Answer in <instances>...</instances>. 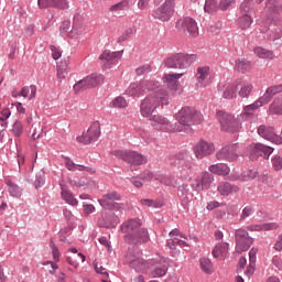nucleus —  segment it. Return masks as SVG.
<instances>
[{
	"label": "nucleus",
	"instance_id": "obj_1",
	"mask_svg": "<svg viewBox=\"0 0 282 282\" xmlns=\"http://www.w3.org/2000/svg\"><path fill=\"white\" fill-rule=\"evenodd\" d=\"M171 98L166 90L155 91L141 100L140 115L142 118H150L161 106H169Z\"/></svg>",
	"mask_w": 282,
	"mask_h": 282
},
{
	"label": "nucleus",
	"instance_id": "obj_2",
	"mask_svg": "<svg viewBox=\"0 0 282 282\" xmlns=\"http://www.w3.org/2000/svg\"><path fill=\"white\" fill-rule=\"evenodd\" d=\"M174 119L178 123H174V128H178V132L191 133L193 126L203 121V115L193 107H183L175 115Z\"/></svg>",
	"mask_w": 282,
	"mask_h": 282
},
{
	"label": "nucleus",
	"instance_id": "obj_3",
	"mask_svg": "<svg viewBox=\"0 0 282 282\" xmlns=\"http://www.w3.org/2000/svg\"><path fill=\"white\" fill-rule=\"evenodd\" d=\"M159 87L160 83L155 79H141L131 83L124 90V95L131 98H141Z\"/></svg>",
	"mask_w": 282,
	"mask_h": 282
},
{
	"label": "nucleus",
	"instance_id": "obj_4",
	"mask_svg": "<svg viewBox=\"0 0 282 282\" xmlns=\"http://www.w3.org/2000/svg\"><path fill=\"white\" fill-rule=\"evenodd\" d=\"M281 93L282 84L267 88V93H264L262 97H260L256 102L245 107L243 112L240 115V118L243 119L245 117H252L258 109L268 105L274 96Z\"/></svg>",
	"mask_w": 282,
	"mask_h": 282
},
{
	"label": "nucleus",
	"instance_id": "obj_5",
	"mask_svg": "<svg viewBox=\"0 0 282 282\" xmlns=\"http://www.w3.org/2000/svg\"><path fill=\"white\" fill-rule=\"evenodd\" d=\"M126 263L138 273H147L154 265L153 261L144 260L142 253L137 249H128Z\"/></svg>",
	"mask_w": 282,
	"mask_h": 282
},
{
	"label": "nucleus",
	"instance_id": "obj_6",
	"mask_svg": "<svg viewBox=\"0 0 282 282\" xmlns=\"http://www.w3.org/2000/svg\"><path fill=\"white\" fill-rule=\"evenodd\" d=\"M195 61V55L186 53H175L164 59L163 64L167 68L186 69Z\"/></svg>",
	"mask_w": 282,
	"mask_h": 282
},
{
	"label": "nucleus",
	"instance_id": "obj_7",
	"mask_svg": "<svg viewBox=\"0 0 282 282\" xmlns=\"http://www.w3.org/2000/svg\"><path fill=\"white\" fill-rule=\"evenodd\" d=\"M217 118L220 122L221 131L228 132V133H237L240 131L241 129L240 119H242L240 116L235 117L231 113L218 111Z\"/></svg>",
	"mask_w": 282,
	"mask_h": 282
},
{
	"label": "nucleus",
	"instance_id": "obj_8",
	"mask_svg": "<svg viewBox=\"0 0 282 282\" xmlns=\"http://www.w3.org/2000/svg\"><path fill=\"white\" fill-rule=\"evenodd\" d=\"M242 154H246V151H241L239 143H234L221 148L216 153V159L218 161L236 162L239 155L243 156Z\"/></svg>",
	"mask_w": 282,
	"mask_h": 282
},
{
	"label": "nucleus",
	"instance_id": "obj_9",
	"mask_svg": "<svg viewBox=\"0 0 282 282\" xmlns=\"http://www.w3.org/2000/svg\"><path fill=\"white\" fill-rule=\"evenodd\" d=\"M274 152V148L265 145L263 143H252L247 148V151L242 155L250 156L252 161L258 160L259 156L269 159Z\"/></svg>",
	"mask_w": 282,
	"mask_h": 282
},
{
	"label": "nucleus",
	"instance_id": "obj_10",
	"mask_svg": "<svg viewBox=\"0 0 282 282\" xmlns=\"http://www.w3.org/2000/svg\"><path fill=\"white\" fill-rule=\"evenodd\" d=\"M176 1L165 0L155 11H153V18L161 22H169L175 13Z\"/></svg>",
	"mask_w": 282,
	"mask_h": 282
},
{
	"label": "nucleus",
	"instance_id": "obj_11",
	"mask_svg": "<svg viewBox=\"0 0 282 282\" xmlns=\"http://www.w3.org/2000/svg\"><path fill=\"white\" fill-rule=\"evenodd\" d=\"M149 121L151 122L152 127L160 128L167 133H176V131H181L180 127H174L172 122L162 115H152L148 117Z\"/></svg>",
	"mask_w": 282,
	"mask_h": 282
},
{
	"label": "nucleus",
	"instance_id": "obj_12",
	"mask_svg": "<svg viewBox=\"0 0 282 282\" xmlns=\"http://www.w3.org/2000/svg\"><path fill=\"white\" fill-rule=\"evenodd\" d=\"M176 29L180 32L189 35L191 37H196L198 35L197 23L191 17H185V18L180 19L176 22Z\"/></svg>",
	"mask_w": 282,
	"mask_h": 282
},
{
	"label": "nucleus",
	"instance_id": "obj_13",
	"mask_svg": "<svg viewBox=\"0 0 282 282\" xmlns=\"http://www.w3.org/2000/svg\"><path fill=\"white\" fill-rule=\"evenodd\" d=\"M101 130H100V122L95 121L88 129V131L84 132L83 135L77 137V141L83 144H90L93 142L98 141L100 138Z\"/></svg>",
	"mask_w": 282,
	"mask_h": 282
},
{
	"label": "nucleus",
	"instance_id": "obj_14",
	"mask_svg": "<svg viewBox=\"0 0 282 282\" xmlns=\"http://www.w3.org/2000/svg\"><path fill=\"white\" fill-rule=\"evenodd\" d=\"M193 152L197 160H203L214 154L215 145L213 142L200 140L194 145Z\"/></svg>",
	"mask_w": 282,
	"mask_h": 282
},
{
	"label": "nucleus",
	"instance_id": "obj_15",
	"mask_svg": "<svg viewBox=\"0 0 282 282\" xmlns=\"http://www.w3.org/2000/svg\"><path fill=\"white\" fill-rule=\"evenodd\" d=\"M236 252H238V254H241L242 252H247V250H249V248L252 246L253 238H251L246 230L238 229L236 231Z\"/></svg>",
	"mask_w": 282,
	"mask_h": 282
},
{
	"label": "nucleus",
	"instance_id": "obj_16",
	"mask_svg": "<svg viewBox=\"0 0 282 282\" xmlns=\"http://www.w3.org/2000/svg\"><path fill=\"white\" fill-rule=\"evenodd\" d=\"M101 80H104L101 75L93 74L74 85L75 93H82L84 89H88L89 87H96L97 85H100Z\"/></svg>",
	"mask_w": 282,
	"mask_h": 282
},
{
	"label": "nucleus",
	"instance_id": "obj_17",
	"mask_svg": "<svg viewBox=\"0 0 282 282\" xmlns=\"http://www.w3.org/2000/svg\"><path fill=\"white\" fill-rule=\"evenodd\" d=\"M121 199V196L117 192H110L99 199V204L105 209L118 210L121 208V204L117 203Z\"/></svg>",
	"mask_w": 282,
	"mask_h": 282
},
{
	"label": "nucleus",
	"instance_id": "obj_18",
	"mask_svg": "<svg viewBox=\"0 0 282 282\" xmlns=\"http://www.w3.org/2000/svg\"><path fill=\"white\" fill-rule=\"evenodd\" d=\"M258 133L262 139L273 144H282V137L275 133L273 127L262 124L258 128Z\"/></svg>",
	"mask_w": 282,
	"mask_h": 282
},
{
	"label": "nucleus",
	"instance_id": "obj_19",
	"mask_svg": "<svg viewBox=\"0 0 282 282\" xmlns=\"http://www.w3.org/2000/svg\"><path fill=\"white\" fill-rule=\"evenodd\" d=\"M124 241L132 243L133 246H140L150 241V235L147 229H139L134 234H129L124 236Z\"/></svg>",
	"mask_w": 282,
	"mask_h": 282
},
{
	"label": "nucleus",
	"instance_id": "obj_20",
	"mask_svg": "<svg viewBox=\"0 0 282 282\" xmlns=\"http://www.w3.org/2000/svg\"><path fill=\"white\" fill-rule=\"evenodd\" d=\"M196 87L198 89H203L204 87H208L210 85V69L208 66H200L197 68L196 75Z\"/></svg>",
	"mask_w": 282,
	"mask_h": 282
},
{
	"label": "nucleus",
	"instance_id": "obj_21",
	"mask_svg": "<svg viewBox=\"0 0 282 282\" xmlns=\"http://www.w3.org/2000/svg\"><path fill=\"white\" fill-rule=\"evenodd\" d=\"M213 182H214L213 174H209V172H203L202 176L197 177L193 182L192 188H193V191H196V192L206 191L210 187Z\"/></svg>",
	"mask_w": 282,
	"mask_h": 282
},
{
	"label": "nucleus",
	"instance_id": "obj_22",
	"mask_svg": "<svg viewBox=\"0 0 282 282\" xmlns=\"http://www.w3.org/2000/svg\"><path fill=\"white\" fill-rule=\"evenodd\" d=\"M264 14L269 18L282 19V0H267V4H264Z\"/></svg>",
	"mask_w": 282,
	"mask_h": 282
},
{
	"label": "nucleus",
	"instance_id": "obj_23",
	"mask_svg": "<svg viewBox=\"0 0 282 282\" xmlns=\"http://www.w3.org/2000/svg\"><path fill=\"white\" fill-rule=\"evenodd\" d=\"M170 237L171 239L167 240V248H170V250H176L177 246H188V243L185 240H182V238L184 239H188L186 237V235H182V232H180L177 229H173L172 231H170Z\"/></svg>",
	"mask_w": 282,
	"mask_h": 282
},
{
	"label": "nucleus",
	"instance_id": "obj_24",
	"mask_svg": "<svg viewBox=\"0 0 282 282\" xmlns=\"http://www.w3.org/2000/svg\"><path fill=\"white\" fill-rule=\"evenodd\" d=\"M236 89L240 98L248 99L252 93L253 85L247 79H238L236 80Z\"/></svg>",
	"mask_w": 282,
	"mask_h": 282
},
{
	"label": "nucleus",
	"instance_id": "obj_25",
	"mask_svg": "<svg viewBox=\"0 0 282 282\" xmlns=\"http://www.w3.org/2000/svg\"><path fill=\"white\" fill-rule=\"evenodd\" d=\"M97 224L99 227L115 228L119 224V217L115 213H101V218Z\"/></svg>",
	"mask_w": 282,
	"mask_h": 282
},
{
	"label": "nucleus",
	"instance_id": "obj_26",
	"mask_svg": "<svg viewBox=\"0 0 282 282\" xmlns=\"http://www.w3.org/2000/svg\"><path fill=\"white\" fill-rule=\"evenodd\" d=\"M182 76H184V73H180V74H167L164 75L162 80L163 83H165L169 87V89H171V91H173L174 94H176L177 91H180V78H182Z\"/></svg>",
	"mask_w": 282,
	"mask_h": 282
},
{
	"label": "nucleus",
	"instance_id": "obj_27",
	"mask_svg": "<svg viewBox=\"0 0 282 282\" xmlns=\"http://www.w3.org/2000/svg\"><path fill=\"white\" fill-rule=\"evenodd\" d=\"M127 162L131 165V167H133V166L142 165L147 161H145V158L141 153H139L137 151H128Z\"/></svg>",
	"mask_w": 282,
	"mask_h": 282
},
{
	"label": "nucleus",
	"instance_id": "obj_28",
	"mask_svg": "<svg viewBox=\"0 0 282 282\" xmlns=\"http://www.w3.org/2000/svg\"><path fill=\"white\" fill-rule=\"evenodd\" d=\"M141 226V221L138 219H130L129 221H126L121 225L120 229L122 232L129 235L134 234L139 230Z\"/></svg>",
	"mask_w": 282,
	"mask_h": 282
},
{
	"label": "nucleus",
	"instance_id": "obj_29",
	"mask_svg": "<svg viewBox=\"0 0 282 282\" xmlns=\"http://www.w3.org/2000/svg\"><path fill=\"white\" fill-rule=\"evenodd\" d=\"M217 189L221 196H229L230 194H236L240 191L238 186L227 182L220 183Z\"/></svg>",
	"mask_w": 282,
	"mask_h": 282
},
{
	"label": "nucleus",
	"instance_id": "obj_30",
	"mask_svg": "<svg viewBox=\"0 0 282 282\" xmlns=\"http://www.w3.org/2000/svg\"><path fill=\"white\" fill-rule=\"evenodd\" d=\"M208 171L219 176H226L230 173V167L226 163H216L215 165H209Z\"/></svg>",
	"mask_w": 282,
	"mask_h": 282
},
{
	"label": "nucleus",
	"instance_id": "obj_31",
	"mask_svg": "<svg viewBox=\"0 0 282 282\" xmlns=\"http://www.w3.org/2000/svg\"><path fill=\"white\" fill-rule=\"evenodd\" d=\"M229 246L226 242H220L215 246L212 251V254L215 259H221V257H226L228 254Z\"/></svg>",
	"mask_w": 282,
	"mask_h": 282
},
{
	"label": "nucleus",
	"instance_id": "obj_32",
	"mask_svg": "<svg viewBox=\"0 0 282 282\" xmlns=\"http://www.w3.org/2000/svg\"><path fill=\"white\" fill-rule=\"evenodd\" d=\"M119 53L117 52H110V51H104L101 55H99V61H101V64L104 65H110L113 64L118 57Z\"/></svg>",
	"mask_w": 282,
	"mask_h": 282
},
{
	"label": "nucleus",
	"instance_id": "obj_33",
	"mask_svg": "<svg viewBox=\"0 0 282 282\" xmlns=\"http://www.w3.org/2000/svg\"><path fill=\"white\" fill-rule=\"evenodd\" d=\"M269 115L282 116V97H275V99H273V102L269 105Z\"/></svg>",
	"mask_w": 282,
	"mask_h": 282
},
{
	"label": "nucleus",
	"instance_id": "obj_34",
	"mask_svg": "<svg viewBox=\"0 0 282 282\" xmlns=\"http://www.w3.org/2000/svg\"><path fill=\"white\" fill-rule=\"evenodd\" d=\"M199 268L202 272L205 273L206 275H212L215 272L214 264L208 258L199 259Z\"/></svg>",
	"mask_w": 282,
	"mask_h": 282
},
{
	"label": "nucleus",
	"instance_id": "obj_35",
	"mask_svg": "<svg viewBox=\"0 0 282 282\" xmlns=\"http://www.w3.org/2000/svg\"><path fill=\"white\" fill-rule=\"evenodd\" d=\"M178 173L181 177L188 178V176L193 174V163H191V161H183L181 165H178Z\"/></svg>",
	"mask_w": 282,
	"mask_h": 282
},
{
	"label": "nucleus",
	"instance_id": "obj_36",
	"mask_svg": "<svg viewBox=\"0 0 282 282\" xmlns=\"http://www.w3.org/2000/svg\"><path fill=\"white\" fill-rule=\"evenodd\" d=\"M240 10L242 14H249L251 17L257 10V4L252 0H243Z\"/></svg>",
	"mask_w": 282,
	"mask_h": 282
},
{
	"label": "nucleus",
	"instance_id": "obj_37",
	"mask_svg": "<svg viewBox=\"0 0 282 282\" xmlns=\"http://www.w3.org/2000/svg\"><path fill=\"white\" fill-rule=\"evenodd\" d=\"M65 166L69 171H86V172H91L93 167H87L86 165H76L74 161H70L69 158L65 159Z\"/></svg>",
	"mask_w": 282,
	"mask_h": 282
},
{
	"label": "nucleus",
	"instance_id": "obj_38",
	"mask_svg": "<svg viewBox=\"0 0 282 282\" xmlns=\"http://www.w3.org/2000/svg\"><path fill=\"white\" fill-rule=\"evenodd\" d=\"M276 224H259V225H251L248 226L247 229L250 231H262V230H273L276 229Z\"/></svg>",
	"mask_w": 282,
	"mask_h": 282
},
{
	"label": "nucleus",
	"instance_id": "obj_39",
	"mask_svg": "<svg viewBox=\"0 0 282 282\" xmlns=\"http://www.w3.org/2000/svg\"><path fill=\"white\" fill-rule=\"evenodd\" d=\"M236 68L241 73L250 72L252 68L251 62L246 58H239L236 61Z\"/></svg>",
	"mask_w": 282,
	"mask_h": 282
},
{
	"label": "nucleus",
	"instance_id": "obj_40",
	"mask_svg": "<svg viewBox=\"0 0 282 282\" xmlns=\"http://www.w3.org/2000/svg\"><path fill=\"white\" fill-rule=\"evenodd\" d=\"M8 192L12 197L19 198L23 195V189L19 185L8 181L7 182Z\"/></svg>",
	"mask_w": 282,
	"mask_h": 282
},
{
	"label": "nucleus",
	"instance_id": "obj_41",
	"mask_svg": "<svg viewBox=\"0 0 282 282\" xmlns=\"http://www.w3.org/2000/svg\"><path fill=\"white\" fill-rule=\"evenodd\" d=\"M62 198L69 205L76 206L78 204V200L73 196V194L66 189L64 186H62Z\"/></svg>",
	"mask_w": 282,
	"mask_h": 282
},
{
	"label": "nucleus",
	"instance_id": "obj_42",
	"mask_svg": "<svg viewBox=\"0 0 282 282\" xmlns=\"http://www.w3.org/2000/svg\"><path fill=\"white\" fill-rule=\"evenodd\" d=\"M257 170H248V172H242L238 178H234V181L249 182L257 177Z\"/></svg>",
	"mask_w": 282,
	"mask_h": 282
},
{
	"label": "nucleus",
	"instance_id": "obj_43",
	"mask_svg": "<svg viewBox=\"0 0 282 282\" xmlns=\"http://www.w3.org/2000/svg\"><path fill=\"white\" fill-rule=\"evenodd\" d=\"M254 53L263 59H272L274 57V53L270 50L258 46L254 48Z\"/></svg>",
	"mask_w": 282,
	"mask_h": 282
},
{
	"label": "nucleus",
	"instance_id": "obj_44",
	"mask_svg": "<svg viewBox=\"0 0 282 282\" xmlns=\"http://www.w3.org/2000/svg\"><path fill=\"white\" fill-rule=\"evenodd\" d=\"M167 268L166 267H155L150 273L149 276L152 279H161L166 276Z\"/></svg>",
	"mask_w": 282,
	"mask_h": 282
},
{
	"label": "nucleus",
	"instance_id": "obj_45",
	"mask_svg": "<svg viewBox=\"0 0 282 282\" xmlns=\"http://www.w3.org/2000/svg\"><path fill=\"white\" fill-rule=\"evenodd\" d=\"M32 138L33 140H37L43 134V126L40 120L35 121L31 127Z\"/></svg>",
	"mask_w": 282,
	"mask_h": 282
},
{
	"label": "nucleus",
	"instance_id": "obj_46",
	"mask_svg": "<svg viewBox=\"0 0 282 282\" xmlns=\"http://www.w3.org/2000/svg\"><path fill=\"white\" fill-rule=\"evenodd\" d=\"M237 82L235 84H231L229 86L226 87L225 91H224V98L225 99H234L237 97Z\"/></svg>",
	"mask_w": 282,
	"mask_h": 282
},
{
	"label": "nucleus",
	"instance_id": "obj_47",
	"mask_svg": "<svg viewBox=\"0 0 282 282\" xmlns=\"http://www.w3.org/2000/svg\"><path fill=\"white\" fill-rule=\"evenodd\" d=\"M252 24V19L249 14L242 13V17L238 19V25L240 29L246 30Z\"/></svg>",
	"mask_w": 282,
	"mask_h": 282
},
{
	"label": "nucleus",
	"instance_id": "obj_48",
	"mask_svg": "<svg viewBox=\"0 0 282 282\" xmlns=\"http://www.w3.org/2000/svg\"><path fill=\"white\" fill-rule=\"evenodd\" d=\"M68 74V66L66 63H62L57 66V80L62 83L65 80L66 76Z\"/></svg>",
	"mask_w": 282,
	"mask_h": 282
},
{
	"label": "nucleus",
	"instance_id": "obj_49",
	"mask_svg": "<svg viewBox=\"0 0 282 282\" xmlns=\"http://www.w3.org/2000/svg\"><path fill=\"white\" fill-rule=\"evenodd\" d=\"M30 90H31L30 100H32L33 98H35V95H36V86H34V85L30 86V88H29L28 86L23 87V88L20 90V97L28 98Z\"/></svg>",
	"mask_w": 282,
	"mask_h": 282
},
{
	"label": "nucleus",
	"instance_id": "obj_50",
	"mask_svg": "<svg viewBox=\"0 0 282 282\" xmlns=\"http://www.w3.org/2000/svg\"><path fill=\"white\" fill-rule=\"evenodd\" d=\"M126 4L124 2H117V4H111L108 11L113 15H119L122 11H124Z\"/></svg>",
	"mask_w": 282,
	"mask_h": 282
},
{
	"label": "nucleus",
	"instance_id": "obj_51",
	"mask_svg": "<svg viewBox=\"0 0 282 282\" xmlns=\"http://www.w3.org/2000/svg\"><path fill=\"white\" fill-rule=\"evenodd\" d=\"M112 107L117 109H126L128 107V102L126 98L119 96L112 100Z\"/></svg>",
	"mask_w": 282,
	"mask_h": 282
},
{
	"label": "nucleus",
	"instance_id": "obj_52",
	"mask_svg": "<svg viewBox=\"0 0 282 282\" xmlns=\"http://www.w3.org/2000/svg\"><path fill=\"white\" fill-rule=\"evenodd\" d=\"M11 132L18 138L21 137V134H23V123L20 120H15L13 122Z\"/></svg>",
	"mask_w": 282,
	"mask_h": 282
},
{
	"label": "nucleus",
	"instance_id": "obj_53",
	"mask_svg": "<svg viewBox=\"0 0 282 282\" xmlns=\"http://www.w3.org/2000/svg\"><path fill=\"white\" fill-rule=\"evenodd\" d=\"M218 8H219V4L217 0H206L205 8H204L206 12L212 13L216 11Z\"/></svg>",
	"mask_w": 282,
	"mask_h": 282
},
{
	"label": "nucleus",
	"instance_id": "obj_54",
	"mask_svg": "<svg viewBox=\"0 0 282 282\" xmlns=\"http://www.w3.org/2000/svg\"><path fill=\"white\" fill-rule=\"evenodd\" d=\"M84 31L85 30L73 25V29L68 32L67 36L72 40H77V39H79L80 35L84 34Z\"/></svg>",
	"mask_w": 282,
	"mask_h": 282
},
{
	"label": "nucleus",
	"instance_id": "obj_55",
	"mask_svg": "<svg viewBox=\"0 0 282 282\" xmlns=\"http://www.w3.org/2000/svg\"><path fill=\"white\" fill-rule=\"evenodd\" d=\"M110 154L117 159L123 160L127 162L129 158V151H123V150H112Z\"/></svg>",
	"mask_w": 282,
	"mask_h": 282
},
{
	"label": "nucleus",
	"instance_id": "obj_56",
	"mask_svg": "<svg viewBox=\"0 0 282 282\" xmlns=\"http://www.w3.org/2000/svg\"><path fill=\"white\" fill-rule=\"evenodd\" d=\"M73 26L85 31V18L82 14H76L73 20Z\"/></svg>",
	"mask_w": 282,
	"mask_h": 282
},
{
	"label": "nucleus",
	"instance_id": "obj_57",
	"mask_svg": "<svg viewBox=\"0 0 282 282\" xmlns=\"http://www.w3.org/2000/svg\"><path fill=\"white\" fill-rule=\"evenodd\" d=\"M152 72V66L150 64H145L135 69L137 76H145L147 74Z\"/></svg>",
	"mask_w": 282,
	"mask_h": 282
},
{
	"label": "nucleus",
	"instance_id": "obj_58",
	"mask_svg": "<svg viewBox=\"0 0 282 282\" xmlns=\"http://www.w3.org/2000/svg\"><path fill=\"white\" fill-rule=\"evenodd\" d=\"M188 185H181L178 187V196L182 200H187L188 199Z\"/></svg>",
	"mask_w": 282,
	"mask_h": 282
},
{
	"label": "nucleus",
	"instance_id": "obj_59",
	"mask_svg": "<svg viewBox=\"0 0 282 282\" xmlns=\"http://www.w3.org/2000/svg\"><path fill=\"white\" fill-rule=\"evenodd\" d=\"M271 164L273 165V170L281 171L282 170V156L273 155V159H271Z\"/></svg>",
	"mask_w": 282,
	"mask_h": 282
},
{
	"label": "nucleus",
	"instance_id": "obj_60",
	"mask_svg": "<svg viewBox=\"0 0 282 282\" xmlns=\"http://www.w3.org/2000/svg\"><path fill=\"white\" fill-rule=\"evenodd\" d=\"M53 8L59 10L68 9V2L67 0H53Z\"/></svg>",
	"mask_w": 282,
	"mask_h": 282
},
{
	"label": "nucleus",
	"instance_id": "obj_61",
	"mask_svg": "<svg viewBox=\"0 0 282 282\" xmlns=\"http://www.w3.org/2000/svg\"><path fill=\"white\" fill-rule=\"evenodd\" d=\"M54 0H37V6L41 10L47 8H54Z\"/></svg>",
	"mask_w": 282,
	"mask_h": 282
},
{
	"label": "nucleus",
	"instance_id": "obj_62",
	"mask_svg": "<svg viewBox=\"0 0 282 282\" xmlns=\"http://www.w3.org/2000/svg\"><path fill=\"white\" fill-rule=\"evenodd\" d=\"M254 213L251 206H247L243 208L242 214L240 216V221L245 220L246 218L250 217Z\"/></svg>",
	"mask_w": 282,
	"mask_h": 282
},
{
	"label": "nucleus",
	"instance_id": "obj_63",
	"mask_svg": "<svg viewBox=\"0 0 282 282\" xmlns=\"http://www.w3.org/2000/svg\"><path fill=\"white\" fill-rule=\"evenodd\" d=\"M273 267H275V269H278L279 271H282V259L279 257H273L272 260Z\"/></svg>",
	"mask_w": 282,
	"mask_h": 282
},
{
	"label": "nucleus",
	"instance_id": "obj_64",
	"mask_svg": "<svg viewBox=\"0 0 282 282\" xmlns=\"http://www.w3.org/2000/svg\"><path fill=\"white\" fill-rule=\"evenodd\" d=\"M69 29H70V22L69 21H64L62 26H61V32L63 34H68Z\"/></svg>",
	"mask_w": 282,
	"mask_h": 282
}]
</instances>
